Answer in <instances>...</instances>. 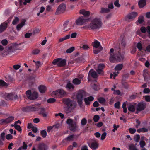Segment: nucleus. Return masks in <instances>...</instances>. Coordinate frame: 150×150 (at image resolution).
I'll list each match as a JSON object with an SVG mask.
<instances>
[{
	"mask_svg": "<svg viewBox=\"0 0 150 150\" xmlns=\"http://www.w3.org/2000/svg\"><path fill=\"white\" fill-rule=\"evenodd\" d=\"M148 131V129L145 128H140L138 129L137 131L138 133L142 132H147Z\"/></svg>",
	"mask_w": 150,
	"mask_h": 150,
	"instance_id": "nucleus-31",
	"label": "nucleus"
},
{
	"mask_svg": "<svg viewBox=\"0 0 150 150\" xmlns=\"http://www.w3.org/2000/svg\"><path fill=\"white\" fill-rule=\"evenodd\" d=\"M129 149L130 150H138L135 146L133 144H131L129 146Z\"/></svg>",
	"mask_w": 150,
	"mask_h": 150,
	"instance_id": "nucleus-45",
	"label": "nucleus"
},
{
	"mask_svg": "<svg viewBox=\"0 0 150 150\" xmlns=\"http://www.w3.org/2000/svg\"><path fill=\"white\" fill-rule=\"evenodd\" d=\"M140 30L142 33H145L146 32V29L145 27L142 26L140 28Z\"/></svg>",
	"mask_w": 150,
	"mask_h": 150,
	"instance_id": "nucleus-57",
	"label": "nucleus"
},
{
	"mask_svg": "<svg viewBox=\"0 0 150 150\" xmlns=\"http://www.w3.org/2000/svg\"><path fill=\"white\" fill-rule=\"evenodd\" d=\"M138 22L140 24L142 23L144 21V17L143 16H140L139 17Z\"/></svg>",
	"mask_w": 150,
	"mask_h": 150,
	"instance_id": "nucleus-46",
	"label": "nucleus"
},
{
	"mask_svg": "<svg viewBox=\"0 0 150 150\" xmlns=\"http://www.w3.org/2000/svg\"><path fill=\"white\" fill-rule=\"evenodd\" d=\"M58 116H60L61 119H63L64 117V115L61 112L59 113L58 114H55V116L56 117H57Z\"/></svg>",
	"mask_w": 150,
	"mask_h": 150,
	"instance_id": "nucleus-61",
	"label": "nucleus"
},
{
	"mask_svg": "<svg viewBox=\"0 0 150 150\" xmlns=\"http://www.w3.org/2000/svg\"><path fill=\"white\" fill-rule=\"evenodd\" d=\"M110 10L109 8H101L100 13H108L110 12Z\"/></svg>",
	"mask_w": 150,
	"mask_h": 150,
	"instance_id": "nucleus-29",
	"label": "nucleus"
},
{
	"mask_svg": "<svg viewBox=\"0 0 150 150\" xmlns=\"http://www.w3.org/2000/svg\"><path fill=\"white\" fill-rule=\"evenodd\" d=\"M137 15L136 12H133L128 15L127 16L128 18L129 19H132L135 18Z\"/></svg>",
	"mask_w": 150,
	"mask_h": 150,
	"instance_id": "nucleus-24",
	"label": "nucleus"
},
{
	"mask_svg": "<svg viewBox=\"0 0 150 150\" xmlns=\"http://www.w3.org/2000/svg\"><path fill=\"white\" fill-rule=\"evenodd\" d=\"M102 25V23L100 20L98 18H96L91 21L87 26L88 28L96 30L99 28Z\"/></svg>",
	"mask_w": 150,
	"mask_h": 150,
	"instance_id": "nucleus-2",
	"label": "nucleus"
},
{
	"mask_svg": "<svg viewBox=\"0 0 150 150\" xmlns=\"http://www.w3.org/2000/svg\"><path fill=\"white\" fill-rule=\"evenodd\" d=\"M11 18L8 19L6 21L2 23L0 25V32L4 31L7 28L8 25L9 24L11 21Z\"/></svg>",
	"mask_w": 150,
	"mask_h": 150,
	"instance_id": "nucleus-11",
	"label": "nucleus"
},
{
	"mask_svg": "<svg viewBox=\"0 0 150 150\" xmlns=\"http://www.w3.org/2000/svg\"><path fill=\"white\" fill-rule=\"evenodd\" d=\"M66 123L69 125V128L71 131L75 132L76 130L78 127L76 122L74 121L71 119L69 118L67 120Z\"/></svg>",
	"mask_w": 150,
	"mask_h": 150,
	"instance_id": "nucleus-5",
	"label": "nucleus"
},
{
	"mask_svg": "<svg viewBox=\"0 0 150 150\" xmlns=\"http://www.w3.org/2000/svg\"><path fill=\"white\" fill-rule=\"evenodd\" d=\"M32 93L30 90H28L26 91V95L27 98L29 99V96H31Z\"/></svg>",
	"mask_w": 150,
	"mask_h": 150,
	"instance_id": "nucleus-63",
	"label": "nucleus"
},
{
	"mask_svg": "<svg viewBox=\"0 0 150 150\" xmlns=\"http://www.w3.org/2000/svg\"><path fill=\"white\" fill-rule=\"evenodd\" d=\"M66 8L65 4L64 3L61 4L58 8L56 14L57 15L61 13H62L65 10Z\"/></svg>",
	"mask_w": 150,
	"mask_h": 150,
	"instance_id": "nucleus-12",
	"label": "nucleus"
},
{
	"mask_svg": "<svg viewBox=\"0 0 150 150\" xmlns=\"http://www.w3.org/2000/svg\"><path fill=\"white\" fill-rule=\"evenodd\" d=\"M74 138V135H69L65 139L67 141H69L73 140Z\"/></svg>",
	"mask_w": 150,
	"mask_h": 150,
	"instance_id": "nucleus-39",
	"label": "nucleus"
},
{
	"mask_svg": "<svg viewBox=\"0 0 150 150\" xmlns=\"http://www.w3.org/2000/svg\"><path fill=\"white\" fill-rule=\"evenodd\" d=\"M40 52V50L38 49H35L33 50L32 52V53L33 54L36 55L38 54Z\"/></svg>",
	"mask_w": 150,
	"mask_h": 150,
	"instance_id": "nucleus-44",
	"label": "nucleus"
},
{
	"mask_svg": "<svg viewBox=\"0 0 150 150\" xmlns=\"http://www.w3.org/2000/svg\"><path fill=\"white\" fill-rule=\"evenodd\" d=\"M0 137L2 140L4 141L5 139V133L4 132L1 133L0 135Z\"/></svg>",
	"mask_w": 150,
	"mask_h": 150,
	"instance_id": "nucleus-56",
	"label": "nucleus"
},
{
	"mask_svg": "<svg viewBox=\"0 0 150 150\" xmlns=\"http://www.w3.org/2000/svg\"><path fill=\"white\" fill-rule=\"evenodd\" d=\"M55 96L57 98H62L66 94V92L62 89H60L55 91L54 92Z\"/></svg>",
	"mask_w": 150,
	"mask_h": 150,
	"instance_id": "nucleus-9",
	"label": "nucleus"
},
{
	"mask_svg": "<svg viewBox=\"0 0 150 150\" xmlns=\"http://www.w3.org/2000/svg\"><path fill=\"white\" fill-rule=\"evenodd\" d=\"M105 67V65L101 63L99 64L98 67V68L100 69L103 70Z\"/></svg>",
	"mask_w": 150,
	"mask_h": 150,
	"instance_id": "nucleus-51",
	"label": "nucleus"
},
{
	"mask_svg": "<svg viewBox=\"0 0 150 150\" xmlns=\"http://www.w3.org/2000/svg\"><path fill=\"white\" fill-rule=\"evenodd\" d=\"M140 139V135H137L135 137H134V140L136 142H139Z\"/></svg>",
	"mask_w": 150,
	"mask_h": 150,
	"instance_id": "nucleus-53",
	"label": "nucleus"
},
{
	"mask_svg": "<svg viewBox=\"0 0 150 150\" xmlns=\"http://www.w3.org/2000/svg\"><path fill=\"white\" fill-rule=\"evenodd\" d=\"M145 108V106L143 103H138L136 108V114H138L139 112L143 110Z\"/></svg>",
	"mask_w": 150,
	"mask_h": 150,
	"instance_id": "nucleus-14",
	"label": "nucleus"
},
{
	"mask_svg": "<svg viewBox=\"0 0 150 150\" xmlns=\"http://www.w3.org/2000/svg\"><path fill=\"white\" fill-rule=\"evenodd\" d=\"M25 20L23 21L17 25L16 29L18 31H19L21 28L25 25Z\"/></svg>",
	"mask_w": 150,
	"mask_h": 150,
	"instance_id": "nucleus-26",
	"label": "nucleus"
},
{
	"mask_svg": "<svg viewBox=\"0 0 150 150\" xmlns=\"http://www.w3.org/2000/svg\"><path fill=\"white\" fill-rule=\"evenodd\" d=\"M120 102L118 101L115 104V107L117 109H119L120 107Z\"/></svg>",
	"mask_w": 150,
	"mask_h": 150,
	"instance_id": "nucleus-62",
	"label": "nucleus"
},
{
	"mask_svg": "<svg viewBox=\"0 0 150 150\" xmlns=\"http://www.w3.org/2000/svg\"><path fill=\"white\" fill-rule=\"evenodd\" d=\"M40 107V104H36L34 105L23 107L22 108V110L23 111L27 112L36 111L38 110L39 108Z\"/></svg>",
	"mask_w": 150,
	"mask_h": 150,
	"instance_id": "nucleus-4",
	"label": "nucleus"
},
{
	"mask_svg": "<svg viewBox=\"0 0 150 150\" xmlns=\"http://www.w3.org/2000/svg\"><path fill=\"white\" fill-rule=\"evenodd\" d=\"M88 19L84 18L83 16L79 17L75 21V23L77 25H82L87 22Z\"/></svg>",
	"mask_w": 150,
	"mask_h": 150,
	"instance_id": "nucleus-10",
	"label": "nucleus"
},
{
	"mask_svg": "<svg viewBox=\"0 0 150 150\" xmlns=\"http://www.w3.org/2000/svg\"><path fill=\"white\" fill-rule=\"evenodd\" d=\"M15 128L19 132H21L22 131V129L20 126L17 124H14Z\"/></svg>",
	"mask_w": 150,
	"mask_h": 150,
	"instance_id": "nucleus-37",
	"label": "nucleus"
},
{
	"mask_svg": "<svg viewBox=\"0 0 150 150\" xmlns=\"http://www.w3.org/2000/svg\"><path fill=\"white\" fill-rule=\"evenodd\" d=\"M70 37V35H68L66 36L65 37H63L62 38H60L59 39V42H61L62 41L69 38Z\"/></svg>",
	"mask_w": 150,
	"mask_h": 150,
	"instance_id": "nucleus-34",
	"label": "nucleus"
},
{
	"mask_svg": "<svg viewBox=\"0 0 150 150\" xmlns=\"http://www.w3.org/2000/svg\"><path fill=\"white\" fill-rule=\"evenodd\" d=\"M126 45V42L125 41V40L124 39H122L121 41V43L120 44L119 46L118 47V48L120 47V50L121 51H122L124 49Z\"/></svg>",
	"mask_w": 150,
	"mask_h": 150,
	"instance_id": "nucleus-19",
	"label": "nucleus"
},
{
	"mask_svg": "<svg viewBox=\"0 0 150 150\" xmlns=\"http://www.w3.org/2000/svg\"><path fill=\"white\" fill-rule=\"evenodd\" d=\"M129 131L130 133L133 134L135 132L136 129L134 128H130L129 129Z\"/></svg>",
	"mask_w": 150,
	"mask_h": 150,
	"instance_id": "nucleus-59",
	"label": "nucleus"
},
{
	"mask_svg": "<svg viewBox=\"0 0 150 150\" xmlns=\"http://www.w3.org/2000/svg\"><path fill=\"white\" fill-rule=\"evenodd\" d=\"M39 114L41 115L44 117H47V114L46 112L45 109L44 108H40V110L39 112Z\"/></svg>",
	"mask_w": 150,
	"mask_h": 150,
	"instance_id": "nucleus-21",
	"label": "nucleus"
},
{
	"mask_svg": "<svg viewBox=\"0 0 150 150\" xmlns=\"http://www.w3.org/2000/svg\"><path fill=\"white\" fill-rule=\"evenodd\" d=\"M102 49L103 48L102 46H100L98 48V49H94L93 50V53L96 54H97L101 51Z\"/></svg>",
	"mask_w": 150,
	"mask_h": 150,
	"instance_id": "nucleus-32",
	"label": "nucleus"
},
{
	"mask_svg": "<svg viewBox=\"0 0 150 150\" xmlns=\"http://www.w3.org/2000/svg\"><path fill=\"white\" fill-rule=\"evenodd\" d=\"M140 145L141 148H143L145 145V142L144 141H141L140 142Z\"/></svg>",
	"mask_w": 150,
	"mask_h": 150,
	"instance_id": "nucleus-60",
	"label": "nucleus"
},
{
	"mask_svg": "<svg viewBox=\"0 0 150 150\" xmlns=\"http://www.w3.org/2000/svg\"><path fill=\"white\" fill-rule=\"evenodd\" d=\"M106 134H107V133L106 132H104L101 135V139L102 140L104 139L105 138Z\"/></svg>",
	"mask_w": 150,
	"mask_h": 150,
	"instance_id": "nucleus-64",
	"label": "nucleus"
},
{
	"mask_svg": "<svg viewBox=\"0 0 150 150\" xmlns=\"http://www.w3.org/2000/svg\"><path fill=\"white\" fill-rule=\"evenodd\" d=\"M52 63L54 65L57 64L58 67H63L66 64V60L65 59L58 58L54 59L52 62Z\"/></svg>",
	"mask_w": 150,
	"mask_h": 150,
	"instance_id": "nucleus-8",
	"label": "nucleus"
},
{
	"mask_svg": "<svg viewBox=\"0 0 150 150\" xmlns=\"http://www.w3.org/2000/svg\"><path fill=\"white\" fill-rule=\"evenodd\" d=\"M94 99V98L92 96H90L86 97L84 99L85 104L86 105H88L91 103V102L93 101Z\"/></svg>",
	"mask_w": 150,
	"mask_h": 150,
	"instance_id": "nucleus-13",
	"label": "nucleus"
},
{
	"mask_svg": "<svg viewBox=\"0 0 150 150\" xmlns=\"http://www.w3.org/2000/svg\"><path fill=\"white\" fill-rule=\"evenodd\" d=\"M40 133L42 136L43 138L45 137L47 135V132L45 130H42L41 131Z\"/></svg>",
	"mask_w": 150,
	"mask_h": 150,
	"instance_id": "nucleus-36",
	"label": "nucleus"
},
{
	"mask_svg": "<svg viewBox=\"0 0 150 150\" xmlns=\"http://www.w3.org/2000/svg\"><path fill=\"white\" fill-rule=\"evenodd\" d=\"M1 43L4 46H6L8 44V41L6 39L3 40L1 41Z\"/></svg>",
	"mask_w": 150,
	"mask_h": 150,
	"instance_id": "nucleus-55",
	"label": "nucleus"
},
{
	"mask_svg": "<svg viewBox=\"0 0 150 150\" xmlns=\"http://www.w3.org/2000/svg\"><path fill=\"white\" fill-rule=\"evenodd\" d=\"M84 94V91L82 90H80L78 92L76 96L78 104L80 107H82Z\"/></svg>",
	"mask_w": 150,
	"mask_h": 150,
	"instance_id": "nucleus-7",
	"label": "nucleus"
},
{
	"mask_svg": "<svg viewBox=\"0 0 150 150\" xmlns=\"http://www.w3.org/2000/svg\"><path fill=\"white\" fill-rule=\"evenodd\" d=\"M128 110L130 112H134L135 110V108L134 105L130 104L127 107Z\"/></svg>",
	"mask_w": 150,
	"mask_h": 150,
	"instance_id": "nucleus-27",
	"label": "nucleus"
},
{
	"mask_svg": "<svg viewBox=\"0 0 150 150\" xmlns=\"http://www.w3.org/2000/svg\"><path fill=\"white\" fill-rule=\"evenodd\" d=\"M96 71L98 74H99L102 75L104 74V72L103 70L101 69H100L98 68L96 70Z\"/></svg>",
	"mask_w": 150,
	"mask_h": 150,
	"instance_id": "nucleus-43",
	"label": "nucleus"
},
{
	"mask_svg": "<svg viewBox=\"0 0 150 150\" xmlns=\"http://www.w3.org/2000/svg\"><path fill=\"white\" fill-rule=\"evenodd\" d=\"M120 48H117L114 53V49L112 48L110 50V57L109 60L110 62H114L115 61L120 62L124 58V55L121 54Z\"/></svg>",
	"mask_w": 150,
	"mask_h": 150,
	"instance_id": "nucleus-1",
	"label": "nucleus"
},
{
	"mask_svg": "<svg viewBox=\"0 0 150 150\" xmlns=\"http://www.w3.org/2000/svg\"><path fill=\"white\" fill-rule=\"evenodd\" d=\"M119 0H116L114 2V5L116 7H120V4L119 3Z\"/></svg>",
	"mask_w": 150,
	"mask_h": 150,
	"instance_id": "nucleus-58",
	"label": "nucleus"
},
{
	"mask_svg": "<svg viewBox=\"0 0 150 150\" xmlns=\"http://www.w3.org/2000/svg\"><path fill=\"white\" fill-rule=\"evenodd\" d=\"M89 146L93 150H96L98 148L99 143L95 139H90L88 143Z\"/></svg>",
	"mask_w": 150,
	"mask_h": 150,
	"instance_id": "nucleus-6",
	"label": "nucleus"
},
{
	"mask_svg": "<svg viewBox=\"0 0 150 150\" xmlns=\"http://www.w3.org/2000/svg\"><path fill=\"white\" fill-rule=\"evenodd\" d=\"M14 117L13 116H11L8 117L6 118L7 123H8L12 122L14 120Z\"/></svg>",
	"mask_w": 150,
	"mask_h": 150,
	"instance_id": "nucleus-35",
	"label": "nucleus"
},
{
	"mask_svg": "<svg viewBox=\"0 0 150 150\" xmlns=\"http://www.w3.org/2000/svg\"><path fill=\"white\" fill-rule=\"evenodd\" d=\"M74 47H72L67 49L66 50V52L67 53H71L74 50Z\"/></svg>",
	"mask_w": 150,
	"mask_h": 150,
	"instance_id": "nucleus-40",
	"label": "nucleus"
},
{
	"mask_svg": "<svg viewBox=\"0 0 150 150\" xmlns=\"http://www.w3.org/2000/svg\"><path fill=\"white\" fill-rule=\"evenodd\" d=\"M48 146L44 143H40L38 146V150H47Z\"/></svg>",
	"mask_w": 150,
	"mask_h": 150,
	"instance_id": "nucleus-16",
	"label": "nucleus"
},
{
	"mask_svg": "<svg viewBox=\"0 0 150 150\" xmlns=\"http://www.w3.org/2000/svg\"><path fill=\"white\" fill-rule=\"evenodd\" d=\"M122 84L124 88L127 89L128 88L129 85L126 82H122Z\"/></svg>",
	"mask_w": 150,
	"mask_h": 150,
	"instance_id": "nucleus-50",
	"label": "nucleus"
},
{
	"mask_svg": "<svg viewBox=\"0 0 150 150\" xmlns=\"http://www.w3.org/2000/svg\"><path fill=\"white\" fill-rule=\"evenodd\" d=\"M66 88L68 90L72 91L74 88V87L71 83H68L67 84Z\"/></svg>",
	"mask_w": 150,
	"mask_h": 150,
	"instance_id": "nucleus-25",
	"label": "nucleus"
},
{
	"mask_svg": "<svg viewBox=\"0 0 150 150\" xmlns=\"http://www.w3.org/2000/svg\"><path fill=\"white\" fill-rule=\"evenodd\" d=\"M89 75H90L91 77L94 78H96L98 77V75L96 72L94 71L93 69H91L89 72L88 77V80H89Z\"/></svg>",
	"mask_w": 150,
	"mask_h": 150,
	"instance_id": "nucleus-15",
	"label": "nucleus"
},
{
	"mask_svg": "<svg viewBox=\"0 0 150 150\" xmlns=\"http://www.w3.org/2000/svg\"><path fill=\"white\" fill-rule=\"evenodd\" d=\"M69 21H66L63 24L62 28V30L63 31H66L69 30L70 28L67 27Z\"/></svg>",
	"mask_w": 150,
	"mask_h": 150,
	"instance_id": "nucleus-22",
	"label": "nucleus"
},
{
	"mask_svg": "<svg viewBox=\"0 0 150 150\" xmlns=\"http://www.w3.org/2000/svg\"><path fill=\"white\" fill-rule=\"evenodd\" d=\"M56 101V100L55 98H52L48 99L47 100V102L49 103H53L55 102Z\"/></svg>",
	"mask_w": 150,
	"mask_h": 150,
	"instance_id": "nucleus-38",
	"label": "nucleus"
},
{
	"mask_svg": "<svg viewBox=\"0 0 150 150\" xmlns=\"http://www.w3.org/2000/svg\"><path fill=\"white\" fill-rule=\"evenodd\" d=\"M73 83L76 85H79L81 83V81L78 78H76L72 81Z\"/></svg>",
	"mask_w": 150,
	"mask_h": 150,
	"instance_id": "nucleus-33",
	"label": "nucleus"
},
{
	"mask_svg": "<svg viewBox=\"0 0 150 150\" xmlns=\"http://www.w3.org/2000/svg\"><path fill=\"white\" fill-rule=\"evenodd\" d=\"M100 46V44L98 41L95 40L93 42V47L96 48L99 47Z\"/></svg>",
	"mask_w": 150,
	"mask_h": 150,
	"instance_id": "nucleus-28",
	"label": "nucleus"
},
{
	"mask_svg": "<svg viewBox=\"0 0 150 150\" xmlns=\"http://www.w3.org/2000/svg\"><path fill=\"white\" fill-rule=\"evenodd\" d=\"M81 48H82L84 50H87L89 48V47L87 44L82 45L80 47Z\"/></svg>",
	"mask_w": 150,
	"mask_h": 150,
	"instance_id": "nucleus-42",
	"label": "nucleus"
},
{
	"mask_svg": "<svg viewBox=\"0 0 150 150\" xmlns=\"http://www.w3.org/2000/svg\"><path fill=\"white\" fill-rule=\"evenodd\" d=\"M63 103L67 106L65 109L66 112L69 113L71 112L73 108V103L69 98H64L62 100Z\"/></svg>",
	"mask_w": 150,
	"mask_h": 150,
	"instance_id": "nucleus-3",
	"label": "nucleus"
},
{
	"mask_svg": "<svg viewBox=\"0 0 150 150\" xmlns=\"http://www.w3.org/2000/svg\"><path fill=\"white\" fill-rule=\"evenodd\" d=\"M92 87L96 91H98L100 89L99 86L95 84H94L93 85Z\"/></svg>",
	"mask_w": 150,
	"mask_h": 150,
	"instance_id": "nucleus-48",
	"label": "nucleus"
},
{
	"mask_svg": "<svg viewBox=\"0 0 150 150\" xmlns=\"http://www.w3.org/2000/svg\"><path fill=\"white\" fill-rule=\"evenodd\" d=\"M80 13L83 15L86 18H88L90 14V12L89 11H86L84 9L80 10Z\"/></svg>",
	"mask_w": 150,
	"mask_h": 150,
	"instance_id": "nucleus-17",
	"label": "nucleus"
},
{
	"mask_svg": "<svg viewBox=\"0 0 150 150\" xmlns=\"http://www.w3.org/2000/svg\"><path fill=\"white\" fill-rule=\"evenodd\" d=\"M19 21V18L17 17H15L14 19L12 21V24L14 25H16Z\"/></svg>",
	"mask_w": 150,
	"mask_h": 150,
	"instance_id": "nucleus-47",
	"label": "nucleus"
},
{
	"mask_svg": "<svg viewBox=\"0 0 150 150\" xmlns=\"http://www.w3.org/2000/svg\"><path fill=\"white\" fill-rule=\"evenodd\" d=\"M137 47L139 50L141 51L142 48V44L140 42H138L137 45Z\"/></svg>",
	"mask_w": 150,
	"mask_h": 150,
	"instance_id": "nucleus-49",
	"label": "nucleus"
},
{
	"mask_svg": "<svg viewBox=\"0 0 150 150\" xmlns=\"http://www.w3.org/2000/svg\"><path fill=\"white\" fill-rule=\"evenodd\" d=\"M39 91L41 93H44L46 90V87L44 85H40L38 88Z\"/></svg>",
	"mask_w": 150,
	"mask_h": 150,
	"instance_id": "nucleus-23",
	"label": "nucleus"
},
{
	"mask_svg": "<svg viewBox=\"0 0 150 150\" xmlns=\"http://www.w3.org/2000/svg\"><path fill=\"white\" fill-rule=\"evenodd\" d=\"M98 101L100 103L102 104L105 103L106 100L103 97H100L98 99Z\"/></svg>",
	"mask_w": 150,
	"mask_h": 150,
	"instance_id": "nucleus-41",
	"label": "nucleus"
},
{
	"mask_svg": "<svg viewBox=\"0 0 150 150\" xmlns=\"http://www.w3.org/2000/svg\"><path fill=\"white\" fill-rule=\"evenodd\" d=\"M38 97V93L37 92L34 91L32 93L31 96H29V99L33 100L36 99Z\"/></svg>",
	"mask_w": 150,
	"mask_h": 150,
	"instance_id": "nucleus-18",
	"label": "nucleus"
},
{
	"mask_svg": "<svg viewBox=\"0 0 150 150\" xmlns=\"http://www.w3.org/2000/svg\"><path fill=\"white\" fill-rule=\"evenodd\" d=\"M87 123V120L85 118H84L82 119L81 122V123L82 125L84 126L86 125Z\"/></svg>",
	"mask_w": 150,
	"mask_h": 150,
	"instance_id": "nucleus-52",
	"label": "nucleus"
},
{
	"mask_svg": "<svg viewBox=\"0 0 150 150\" xmlns=\"http://www.w3.org/2000/svg\"><path fill=\"white\" fill-rule=\"evenodd\" d=\"M99 115H95L93 117L94 121L95 122H97L99 120Z\"/></svg>",
	"mask_w": 150,
	"mask_h": 150,
	"instance_id": "nucleus-54",
	"label": "nucleus"
},
{
	"mask_svg": "<svg viewBox=\"0 0 150 150\" xmlns=\"http://www.w3.org/2000/svg\"><path fill=\"white\" fill-rule=\"evenodd\" d=\"M123 66V65L122 64H118L115 67V69L116 71H120L122 69Z\"/></svg>",
	"mask_w": 150,
	"mask_h": 150,
	"instance_id": "nucleus-30",
	"label": "nucleus"
},
{
	"mask_svg": "<svg viewBox=\"0 0 150 150\" xmlns=\"http://www.w3.org/2000/svg\"><path fill=\"white\" fill-rule=\"evenodd\" d=\"M146 4V0H140L139 1L138 5L140 8H143Z\"/></svg>",
	"mask_w": 150,
	"mask_h": 150,
	"instance_id": "nucleus-20",
	"label": "nucleus"
}]
</instances>
